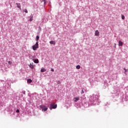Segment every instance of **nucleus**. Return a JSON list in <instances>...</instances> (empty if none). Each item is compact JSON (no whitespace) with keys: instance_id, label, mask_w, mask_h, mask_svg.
I'll use <instances>...</instances> for the list:
<instances>
[{"instance_id":"1","label":"nucleus","mask_w":128,"mask_h":128,"mask_svg":"<svg viewBox=\"0 0 128 128\" xmlns=\"http://www.w3.org/2000/svg\"><path fill=\"white\" fill-rule=\"evenodd\" d=\"M57 106H58V105L56 104H54V103H52L50 105V110H52V108L53 109L56 108Z\"/></svg>"},{"instance_id":"2","label":"nucleus","mask_w":128,"mask_h":128,"mask_svg":"<svg viewBox=\"0 0 128 128\" xmlns=\"http://www.w3.org/2000/svg\"><path fill=\"white\" fill-rule=\"evenodd\" d=\"M36 48H38V42L32 46L33 50H36Z\"/></svg>"},{"instance_id":"3","label":"nucleus","mask_w":128,"mask_h":128,"mask_svg":"<svg viewBox=\"0 0 128 128\" xmlns=\"http://www.w3.org/2000/svg\"><path fill=\"white\" fill-rule=\"evenodd\" d=\"M29 58H30V60H34V58H36V56L32 55V56H30Z\"/></svg>"},{"instance_id":"4","label":"nucleus","mask_w":128,"mask_h":128,"mask_svg":"<svg viewBox=\"0 0 128 128\" xmlns=\"http://www.w3.org/2000/svg\"><path fill=\"white\" fill-rule=\"evenodd\" d=\"M95 36H100V32H98V30H96L95 32Z\"/></svg>"},{"instance_id":"5","label":"nucleus","mask_w":128,"mask_h":128,"mask_svg":"<svg viewBox=\"0 0 128 128\" xmlns=\"http://www.w3.org/2000/svg\"><path fill=\"white\" fill-rule=\"evenodd\" d=\"M122 44H124V43L122 41L120 40L119 42H118L119 46H122Z\"/></svg>"},{"instance_id":"6","label":"nucleus","mask_w":128,"mask_h":128,"mask_svg":"<svg viewBox=\"0 0 128 128\" xmlns=\"http://www.w3.org/2000/svg\"><path fill=\"white\" fill-rule=\"evenodd\" d=\"M80 100V98L76 97L74 98V102H78V100Z\"/></svg>"},{"instance_id":"7","label":"nucleus","mask_w":128,"mask_h":128,"mask_svg":"<svg viewBox=\"0 0 128 128\" xmlns=\"http://www.w3.org/2000/svg\"><path fill=\"white\" fill-rule=\"evenodd\" d=\"M16 6H17V7L20 8V10H21V8H20V4H18V3H16Z\"/></svg>"},{"instance_id":"8","label":"nucleus","mask_w":128,"mask_h":128,"mask_svg":"<svg viewBox=\"0 0 128 128\" xmlns=\"http://www.w3.org/2000/svg\"><path fill=\"white\" fill-rule=\"evenodd\" d=\"M50 44H56V42H54V41H50Z\"/></svg>"},{"instance_id":"9","label":"nucleus","mask_w":128,"mask_h":128,"mask_svg":"<svg viewBox=\"0 0 128 128\" xmlns=\"http://www.w3.org/2000/svg\"><path fill=\"white\" fill-rule=\"evenodd\" d=\"M46 70L43 68L41 69L40 72H46Z\"/></svg>"},{"instance_id":"10","label":"nucleus","mask_w":128,"mask_h":128,"mask_svg":"<svg viewBox=\"0 0 128 128\" xmlns=\"http://www.w3.org/2000/svg\"><path fill=\"white\" fill-rule=\"evenodd\" d=\"M32 82V80L31 79H28V80H27V82H28V84H30V82Z\"/></svg>"},{"instance_id":"11","label":"nucleus","mask_w":128,"mask_h":128,"mask_svg":"<svg viewBox=\"0 0 128 128\" xmlns=\"http://www.w3.org/2000/svg\"><path fill=\"white\" fill-rule=\"evenodd\" d=\"M34 62L35 64H38V59H36L34 60Z\"/></svg>"},{"instance_id":"12","label":"nucleus","mask_w":128,"mask_h":128,"mask_svg":"<svg viewBox=\"0 0 128 128\" xmlns=\"http://www.w3.org/2000/svg\"><path fill=\"white\" fill-rule=\"evenodd\" d=\"M30 68L32 69V68H34V66L30 64Z\"/></svg>"},{"instance_id":"13","label":"nucleus","mask_w":128,"mask_h":128,"mask_svg":"<svg viewBox=\"0 0 128 128\" xmlns=\"http://www.w3.org/2000/svg\"><path fill=\"white\" fill-rule=\"evenodd\" d=\"M42 112H46L48 110V108H44L42 109Z\"/></svg>"},{"instance_id":"14","label":"nucleus","mask_w":128,"mask_h":128,"mask_svg":"<svg viewBox=\"0 0 128 128\" xmlns=\"http://www.w3.org/2000/svg\"><path fill=\"white\" fill-rule=\"evenodd\" d=\"M39 40H40V36H37L36 38V40L37 42H38V41Z\"/></svg>"},{"instance_id":"15","label":"nucleus","mask_w":128,"mask_h":128,"mask_svg":"<svg viewBox=\"0 0 128 128\" xmlns=\"http://www.w3.org/2000/svg\"><path fill=\"white\" fill-rule=\"evenodd\" d=\"M76 68H77V70H80V65H78L76 66Z\"/></svg>"},{"instance_id":"16","label":"nucleus","mask_w":128,"mask_h":128,"mask_svg":"<svg viewBox=\"0 0 128 128\" xmlns=\"http://www.w3.org/2000/svg\"><path fill=\"white\" fill-rule=\"evenodd\" d=\"M32 16H30V22H32Z\"/></svg>"},{"instance_id":"17","label":"nucleus","mask_w":128,"mask_h":128,"mask_svg":"<svg viewBox=\"0 0 128 128\" xmlns=\"http://www.w3.org/2000/svg\"><path fill=\"white\" fill-rule=\"evenodd\" d=\"M122 20H124V16L122 15Z\"/></svg>"},{"instance_id":"18","label":"nucleus","mask_w":128,"mask_h":128,"mask_svg":"<svg viewBox=\"0 0 128 128\" xmlns=\"http://www.w3.org/2000/svg\"><path fill=\"white\" fill-rule=\"evenodd\" d=\"M42 2H44V4H46V0H42Z\"/></svg>"},{"instance_id":"19","label":"nucleus","mask_w":128,"mask_h":128,"mask_svg":"<svg viewBox=\"0 0 128 128\" xmlns=\"http://www.w3.org/2000/svg\"><path fill=\"white\" fill-rule=\"evenodd\" d=\"M124 70H125V74L128 72V70H126V68H124Z\"/></svg>"},{"instance_id":"20","label":"nucleus","mask_w":128,"mask_h":128,"mask_svg":"<svg viewBox=\"0 0 128 128\" xmlns=\"http://www.w3.org/2000/svg\"><path fill=\"white\" fill-rule=\"evenodd\" d=\"M24 12H26V14H28V10H26V9L24 10Z\"/></svg>"},{"instance_id":"21","label":"nucleus","mask_w":128,"mask_h":128,"mask_svg":"<svg viewBox=\"0 0 128 128\" xmlns=\"http://www.w3.org/2000/svg\"><path fill=\"white\" fill-rule=\"evenodd\" d=\"M8 64H12V62H10V61H8Z\"/></svg>"},{"instance_id":"22","label":"nucleus","mask_w":128,"mask_h":128,"mask_svg":"<svg viewBox=\"0 0 128 128\" xmlns=\"http://www.w3.org/2000/svg\"><path fill=\"white\" fill-rule=\"evenodd\" d=\"M81 94H84V90H82Z\"/></svg>"},{"instance_id":"23","label":"nucleus","mask_w":128,"mask_h":128,"mask_svg":"<svg viewBox=\"0 0 128 128\" xmlns=\"http://www.w3.org/2000/svg\"><path fill=\"white\" fill-rule=\"evenodd\" d=\"M16 112H20V110L18 109L16 110Z\"/></svg>"},{"instance_id":"24","label":"nucleus","mask_w":128,"mask_h":128,"mask_svg":"<svg viewBox=\"0 0 128 128\" xmlns=\"http://www.w3.org/2000/svg\"><path fill=\"white\" fill-rule=\"evenodd\" d=\"M51 72H54V68H51Z\"/></svg>"},{"instance_id":"25","label":"nucleus","mask_w":128,"mask_h":128,"mask_svg":"<svg viewBox=\"0 0 128 128\" xmlns=\"http://www.w3.org/2000/svg\"><path fill=\"white\" fill-rule=\"evenodd\" d=\"M22 94H26V92L22 91Z\"/></svg>"},{"instance_id":"26","label":"nucleus","mask_w":128,"mask_h":128,"mask_svg":"<svg viewBox=\"0 0 128 128\" xmlns=\"http://www.w3.org/2000/svg\"><path fill=\"white\" fill-rule=\"evenodd\" d=\"M40 108H46V106H41Z\"/></svg>"}]
</instances>
